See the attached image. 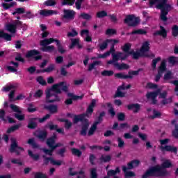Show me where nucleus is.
I'll list each match as a JSON object with an SVG mask.
<instances>
[{
	"instance_id": "nucleus-1",
	"label": "nucleus",
	"mask_w": 178,
	"mask_h": 178,
	"mask_svg": "<svg viewBox=\"0 0 178 178\" xmlns=\"http://www.w3.org/2000/svg\"><path fill=\"white\" fill-rule=\"evenodd\" d=\"M173 164L169 160H165L162 163L161 165H156L147 170V171L142 175V178L148 177H165L169 175L168 170L172 168Z\"/></svg>"
},
{
	"instance_id": "nucleus-2",
	"label": "nucleus",
	"mask_w": 178,
	"mask_h": 178,
	"mask_svg": "<svg viewBox=\"0 0 178 178\" xmlns=\"http://www.w3.org/2000/svg\"><path fill=\"white\" fill-rule=\"evenodd\" d=\"M62 91L67 92V86H65V82L62 81L53 85L51 88L46 91V102L47 104L59 102L60 98L56 94H61Z\"/></svg>"
},
{
	"instance_id": "nucleus-3",
	"label": "nucleus",
	"mask_w": 178,
	"mask_h": 178,
	"mask_svg": "<svg viewBox=\"0 0 178 178\" xmlns=\"http://www.w3.org/2000/svg\"><path fill=\"white\" fill-rule=\"evenodd\" d=\"M156 9L161 10L160 19L162 22H168V15L172 10V6L168 3V0H161L155 6Z\"/></svg>"
},
{
	"instance_id": "nucleus-4",
	"label": "nucleus",
	"mask_w": 178,
	"mask_h": 178,
	"mask_svg": "<svg viewBox=\"0 0 178 178\" xmlns=\"http://www.w3.org/2000/svg\"><path fill=\"white\" fill-rule=\"evenodd\" d=\"M95 99H92L91 103L88 106L86 109V113H82L78 115H74L73 119V122L74 124L79 123V122H83L84 119H86V118H88V115H92L94 112V108H95V104H96Z\"/></svg>"
},
{
	"instance_id": "nucleus-5",
	"label": "nucleus",
	"mask_w": 178,
	"mask_h": 178,
	"mask_svg": "<svg viewBox=\"0 0 178 178\" xmlns=\"http://www.w3.org/2000/svg\"><path fill=\"white\" fill-rule=\"evenodd\" d=\"M140 165V160H132L129 161L127 163V167L126 165H122V172H124V176L125 178H129V177H135L136 173L132 171H128V170H131L134 169V168L138 167Z\"/></svg>"
},
{
	"instance_id": "nucleus-6",
	"label": "nucleus",
	"mask_w": 178,
	"mask_h": 178,
	"mask_svg": "<svg viewBox=\"0 0 178 178\" xmlns=\"http://www.w3.org/2000/svg\"><path fill=\"white\" fill-rule=\"evenodd\" d=\"M116 49H115V47H110V49L108 51H107V54H108V56H112V60H109L107 61L108 65H112L114 62H119V60H122V55H123V52L118 51L116 54Z\"/></svg>"
},
{
	"instance_id": "nucleus-7",
	"label": "nucleus",
	"mask_w": 178,
	"mask_h": 178,
	"mask_svg": "<svg viewBox=\"0 0 178 178\" xmlns=\"http://www.w3.org/2000/svg\"><path fill=\"white\" fill-rule=\"evenodd\" d=\"M140 17H136L134 15H128L124 19V23L129 27H137L140 24Z\"/></svg>"
},
{
	"instance_id": "nucleus-8",
	"label": "nucleus",
	"mask_w": 178,
	"mask_h": 178,
	"mask_svg": "<svg viewBox=\"0 0 178 178\" xmlns=\"http://www.w3.org/2000/svg\"><path fill=\"white\" fill-rule=\"evenodd\" d=\"M144 69L138 68V70H132L128 72L129 75H124L122 72L116 73L114 74L115 79H121L122 80H127V79H133V76H138L140 74V72H143Z\"/></svg>"
},
{
	"instance_id": "nucleus-9",
	"label": "nucleus",
	"mask_w": 178,
	"mask_h": 178,
	"mask_svg": "<svg viewBox=\"0 0 178 178\" xmlns=\"http://www.w3.org/2000/svg\"><path fill=\"white\" fill-rule=\"evenodd\" d=\"M20 151H24V148L19 146L17 140H16L15 138H12L9 152H10V154L15 153L16 155L19 156L20 155Z\"/></svg>"
},
{
	"instance_id": "nucleus-10",
	"label": "nucleus",
	"mask_w": 178,
	"mask_h": 178,
	"mask_svg": "<svg viewBox=\"0 0 178 178\" xmlns=\"http://www.w3.org/2000/svg\"><path fill=\"white\" fill-rule=\"evenodd\" d=\"M129 54L132 56V58L135 60H138L140 58H155V54H143L141 51L135 52L134 50H131Z\"/></svg>"
},
{
	"instance_id": "nucleus-11",
	"label": "nucleus",
	"mask_w": 178,
	"mask_h": 178,
	"mask_svg": "<svg viewBox=\"0 0 178 178\" xmlns=\"http://www.w3.org/2000/svg\"><path fill=\"white\" fill-rule=\"evenodd\" d=\"M26 58L27 59L33 58L34 60H41L42 59V56H41V52L37 49H31L26 52Z\"/></svg>"
},
{
	"instance_id": "nucleus-12",
	"label": "nucleus",
	"mask_w": 178,
	"mask_h": 178,
	"mask_svg": "<svg viewBox=\"0 0 178 178\" xmlns=\"http://www.w3.org/2000/svg\"><path fill=\"white\" fill-rule=\"evenodd\" d=\"M166 72V60H163L161 61V63L160 66L159 67L158 73L155 76V81L158 83L159 80H161V77H162V74H163V72Z\"/></svg>"
},
{
	"instance_id": "nucleus-13",
	"label": "nucleus",
	"mask_w": 178,
	"mask_h": 178,
	"mask_svg": "<svg viewBox=\"0 0 178 178\" xmlns=\"http://www.w3.org/2000/svg\"><path fill=\"white\" fill-rule=\"evenodd\" d=\"M122 49L123 52L121 55V60H126V59H127V58L130 56V54H129V52H130V49H131V44H124V46L122 47Z\"/></svg>"
},
{
	"instance_id": "nucleus-14",
	"label": "nucleus",
	"mask_w": 178,
	"mask_h": 178,
	"mask_svg": "<svg viewBox=\"0 0 178 178\" xmlns=\"http://www.w3.org/2000/svg\"><path fill=\"white\" fill-rule=\"evenodd\" d=\"M159 92H160V90H156L154 92H147V94L146 95L147 99H152V105H156V104L158 103V100H156V97L159 95Z\"/></svg>"
},
{
	"instance_id": "nucleus-15",
	"label": "nucleus",
	"mask_w": 178,
	"mask_h": 178,
	"mask_svg": "<svg viewBox=\"0 0 178 178\" xmlns=\"http://www.w3.org/2000/svg\"><path fill=\"white\" fill-rule=\"evenodd\" d=\"M82 123L81 129L80 131V135L86 136H87V131L88 127H90V124L88 123V119H84L83 121H81Z\"/></svg>"
},
{
	"instance_id": "nucleus-16",
	"label": "nucleus",
	"mask_w": 178,
	"mask_h": 178,
	"mask_svg": "<svg viewBox=\"0 0 178 178\" xmlns=\"http://www.w3.org/2000/svg\"><path fill=\"white\" fill-rule=\"evenodd\" d=\"M67 97H70L67 99V105H72V104H73V101H78V99H83V98H84V95H81V96H77L73 93L68 92Z\"/></svg>"
},
{
	"instance_id": "nucleus-17",
	"label": "nucleus",
	"mask_w": 178,
	"mask_h": 178,
	"mask_svg": "<svg viewBox=\"0 0 178 178\" xmlns=\"http://www.w3.org/2000/svg\"><path fill=\"white\" fill-rule=\"evenodd\" d=\"M43 108L46 111H48L49 112H50V113L51 115H54L55 113H58V105H55V104L47 105V104H44Z\"/></svg>"
},
{
	"instance_id": "nucleus-18",
	"label": "nucleus",
	"mask_w": 178,
	"mask_h": 178,
	"mask_svg": "<svg viewBox=\"0 0 178 178\" xmlns=\"http://www.w3.org/2000/svg\"><path fill=\"white\" fill-rule=\"evenodd\" d=\"M153 35L154 37H156V35H160L163 37V38H166L168 37V31L165 29V27L160 26V30L156 31L154 33Z\"/></svg>"
},
{
	"instance_id": "nucleus-19",
	"label": "nucleus",
	"mask_w": 178,
	"mask_h": 178,
	"mask_svg": "<svg viewBox=\"0 0 178 178\" xmlns=\"http://www.w3.org/2000/svg\"><path fill=\"white\" fill-rule=\"evenodd\" d=\"M33 136L35 137H37L38 140H40L42 143L47 140V138L48 137V131L46 130H41L39 131V134L36 135L35 134H33Z\"/></svg>"
},
{
	"instance_id": "nucleus-20",
	"label": "nucleus",
	"mask_w": 178,
	"mask_h": 178,
	"mask_svg": "<svg viewBox=\"0 0 178 178\" xmlns=\"http://www.w3.org/2000/svg\"><path fill=\"white\" fill-rule=\"evenodd\" d=\"M161 151H166L167 152H172L175 155H177V147H173L172 145H165L161 146Z\"/></svg>"
},
{
	"instance_id": "nucleus-21",
	"label": "nucleus",
	"mask_w": 178,
	"mask_h": 178,
	"mask_svg": "<svg viewBox=\"0 0 178 178\" xmlns=\"http://www.w3.org/2000/svg\"><path fill=\"white\" fill-rule=\"evenodd\" d=\"M128 111H133L134 113H138L141 109V105L138 104H131L127 106Z\"/></svg>"
},
{
	"instance_id": "nucleus-22",
	"label": "nucleus",
	"mask_w": 178,
	"mask_h": 178,
	"mask_svg": "<svg viewBox=\"0 0 178 178\" xmlns=\"http://www.w3.org/2000/svg\"><path fill=\"white\" fill-rule=\"evenodd\" d=\"M111 65L115 66V67H117L118 70H127V69L130 68V66L124 63H122L121 64H119V63L114 62Z\"/></svg>"
},
{
	"instance_id": "nucleus-23",
	"label": "nucleus",
	"mask_w": 178,
	"mask_h": 178,
	"mask_svg": "<svg viewBox=\"0 0 178 178\" xmlns=\"http://www.w3.org/2000/svg\"><path fill=\"white\" fill-rule=\"evenodd\" d=\"M52 15H56V11L52 10H41L40 11V15L44 16V17H48V16H52Z\"/></svg>"
},
{
	"instance_id": "nucleus-24",
	"label": "nucleus",
	"mask_w": 178,
	"mask_h": 178,
	"mask_svg": "<svg viewBox=\"0 0 178 178\" xmlns=\"http://www.w3.org/2000/svg\"><path fill=\"white\" fill-rule=\"evenodd\" d=\"M37 120V118H31L28 122L27 127L28 129H30L31 130H34V129H37L38 127V124L35 122Z\"/></svg>"
},
{
	"instance_id": "nucleus-25",
	"label": "nucleus",
	"mask_w": 178,
	"mask_h": 178,
	"mask_svg": "<svg viewBox=\"0 0 178 178\" xmlns=\"http://www.w3.org/2000/svg\"><path fill=\"white\" fill-rule=\"evenodd\" d=\"M118 173H120V168L119 167H116L115 170H110L107 172V176L104 177V178H110L112 176H116Z\"/></svg>"
},
{
	"instance_id": "nucleus-26",
	"label": "nucleus",
	"mask_w": 178,
	"mask_h": 178,
	"mask_svg": "<svg viewBox=\"0 0 178 178\" xmlns=\"http://www.w3.org/2000/svg\"><path fill=\"white\" fill-rule=\"evenodd\" d=\"M149 49V42L145 41L142 44V46L140 49V52H141L142 54H146L145 52H148Z\"/></svg>"
},
{
	"instance_id": "nucleus-27",
	"label": "nucleus",
	"mask_w": 178,
	"mask_h": 178,
	"mask_svg": "<svg viewBox=\"0 0 178 178\" xmlns=\"http://www.w3.org/2000/svg\"><path fill=\"white\" fill-rule=\"evenodd\" d=\"M136 34L138 35H145V34H147V31L144 29L134 30L130 33H127V35H134Z\"/></svg>"
},
{
	"instance_id": "nucleus-28",
	"label": "nucleus",
	"mask_w": 178,
	"mask_h": 178,
	"mask_svg": "<svg viewBox=\"0 0 178 178\" xmlns=\"http://www.w3.org/2000/svg\"><path fill=\"white\" fill-rule=\"evenodd\" d=\"M56 39H54L52 38H49V39H44L43 40L40 41V45L42 47H48L49 44H52V42H55Z\"/></svg>"
},
{
	"instance_id": "nucleus-29",
	"label": "nucleus",
	"mask_w": 178,
	"mask_h": 178,
	"mask_svg": "<svg viewBox=\"0 0 178 178\" xmlns=\"http://www.w3.org/2000/svg\"><path fill=\"white\" fill-rule=\"evenodd\" d=\"M0 38H3L6 41H12V35L0 31Z\"/></svg>"
},
{
	"instance_id": "nucleus-30",
	"label": "nucleus",
	"mask_w": 178,
	"mask_h": 178,
	"mask_svg": "<svg viewBox=\"0 0 178 178\" xmlns=\"http://www.w3.org/2000/svg\"><path fill=\"white\" fill-rule=\"evenodd\" d=\"M6 30L9 32L11 33L12 34H15L16 33V25H15L14 23L13 24H8L6 26Z\"/></svg>"
},
{
	"instance_id": "nucleus-31",
	"label": "nucleus",
	"mask_w": 178,
	"mask_h": 178,
	"mask_svg": "<svg viewBox=\"0 0 178 178\" xmlns=\"http://www.w3.org/2000/svg\"><path fill=\"white\" fill-rule=\"evenodd\" d=\"M56 134H54L53 136L49 138H47L46 141V144L47 146L54 145L56 142Z\"/></svg>"
},
{
	"instance_id": "nucleus-32",
	"label": "nucleus",
	"mask_w": 178,
	"mask_h": 178,
	"mask_svg": "<svg viewBox=\"0 0 178 178\" xmlns=\"http://www.w3.org/2000/svg\"><path fill=\"white\" fill-rule=\"evenodd\" d=\"M99 161L104 163H108L110 161H112V156L102 154L99 158Z\"/></svg>"
},
{
	"instance_id": "nucleus-33",
	"label": "nucleus",
	"mask_w": 178,
	"mask_h": 178,
	"mask_svg": "<svg viewBox=\"0 0 178 178\" xmlns=\"http://www.w3.org/2000/svg\"><path fill=\"white\" fill-rule=\"evenodd\" d=\"M173 79V73H172V71H168L163 76V81L165 83H168L169 80H172Z\"/></svg>"
},
{
	"instance_id": "nucleus-34",
	"label": "nucleus",
	"mask_w": 178,
	"mask_h": 178,
	"mask_svg": "<svg viewBox=\"0 0 178 178\" xmlns=\"http://www.w3.org/2000/svg\"><path fill=\"white\" fill-rule=\"evenodd\" d=\"M54 42H56V45L58 47V51L60 54H65V52H66V51L63 49V46H62V44H60V41H59V40L56 39Z\"/></svg>"
},
{
	"instance_id": "nucleus-35",
	"label": "nucleus",
	"mask_w": 178,
	"mask_h": 178,
	"mask_svg": "<svg viewBox=\"0 0 178 178\" xmlns=\"http://www.w3.org/2000/svg\"><path fill=\"white\" fill-rule=\"evenodd\" d=\"M41 51H42V52H54V51H55V46L50 45L47 47H42Z\"/></svg>"
},
{
	"instance_id": "nucleus-36",
	"label": "nucleus",
	"mask_w": 178,
	"mask_h": 178,
	"mask_svg": "<svg viewBox=\"0 0 178 178\" xmlns=\"http://www.w3.org/2000/svg\"><path fill=\"white\" fill-rule=\"evenodd\" d=\"M76 17V11L73 10H67V21L69 20H74V17Z\"/></svg>"
},
{
	"instance_id": "nucleus-37",
	"label": "nucleus",
	"mask_w": 178,
	"mask_h": 178,
	"mask_svg": "<svg viewBox=\"0 0 178 178\" xmlns=\"http://www.w3.org/2000/svg\"><path fill=\"white\" fill-rule=\"evenodd\" d=\"M22 126V124H17L14 126H12L11 127L8 128L6 133L8 134L10 133H13V131H16V130H19Z\"/></svg>"
},
{
	"instance_id": "nucleus-38",
	"label": "nucleus",
	"mask_w": 178,
	"mask_h": 178,
	"mask_svg": "<svg viewBox=\"0 0 178 178\" xmlns=\"http://www.w3.org/2000/svg\"><path fill=\"white\" fill-rule=\"evenodd\" d=\"M172 102H173V97H170L168 98H164L163 99L160 104H161L163 106H165V105H168L169 104H172Z\"/></svg>"
},
{
	"instance_id": "nucleus-39",
	"label": "nucleus",
	"mask_w": 178,
	"mask_h": 178,
	"mask_svg": "<svg viewBox=\"0 0 178 178\" xmlns=\"http://www.w3.org/2000/svg\"><path fill=\"white\" fill-rule=\"evenodd\" d=\"M27 144H29V145H31V147L34 149L40 148V146L38 145V144H37V143H35V140L33 138H29L28 140Z\"/></svg>"
},
{
	"instance_id": "nucleus-40",
	"label": "nucleus",
	"mask_w": 178,
	"mask_h": 178,
	"mask_svg": "<svg viewBox=\"0 0 178 178\" xmlns=\"http://www.w3.org/2000/svg\"><path fill=\"white\" fill-rule=\"evenodd\" d=\"M115 74V72L113 70H104L102 72V76L104 77H112Z\"/></svg>"
},
{
	"instance_id": "nucleus-41",
	"label": "nucleus",
	"mask_w": 178,
	"mask_h": 178,
	"mask_svg": "<svg viewBox=\"0 0 178 178\" xmlns=\"http://www.w3.org/2000/svg\"><path fill=\"white\" fill-rule=\"evenodd\" d=\"M76 175H82V177H86L84 171L80 170L79 172H73V168H70V176H76Z\"/></svg>"
},
{
	"instance_id": "nucleus-42",
	"label": "nucleus",
	"mask_w": 178,
	"mask_h": 178,
	"mask_svg": "<svg viewBox=\"0 0 178 178\" xmlns=\"http://www.w3.org/2000/svg\"><path fill=\"white\" fill-rule=\"evenodd\" d=\"M97 126L98 125L97 124V123L94 122L88 132V136H93V134L95 133V130H97Z\"/></svg>"
},
{
	"instance_id": "nucleus-43",
	"label": "nucleus",
	"mask_w": 178,
	"mask_h": 178,
	"mask_svg": "<svg viewBox=\"0 0 178 178\" xmlns=\"http://www.w3.org/2000/svg\"><path fill=\"white\" fill-rule=\"evenodd\" d=\"M109 41L110 40H108V39H106L102 44H99L98 45L100 51H104V49H106L108 48V44H109Z\"/></svg>"
},
{
	"instance_id": "nucleus-44",
	"label": "nucleus",
	"mask_w": 178,
	"mask_h": 178,
	"mask_svg": "<svg viewBox=\"0 0 178 178\" xmlns=\"http://www.w3.org/2000/svg\"><path fill=\"white\" fill-rule=\"evenodd\" d=\"M10 108L13 112H15L16 113H22V110H20V107L16 104H10Z\"/></svg>"
},
{
	"instance_id": "nucleus-45",
	"label": "nucleus",
	"mask_w": 178,
	"mask_h": 178,
	"mask_svg": "<svg viewBox=\"0 0 178 178\" xmlns=\"http://www.w3.org/2000/svg\"><path fill=\"white\" fill-rule=\"evenodd\" d=\"M72 155H74V156H77L78 158H80L81 155H83V152L76 148H72L71 149Z\"/></svg>"
},
{
	"instance_id": "nucleus-46",
	"label": "nucleus",
	"mask_w": 178,
	"mask_h": 178,
	"mask_svg": "<svg viewBox=\"0 0 178 178\" xmlns=\"http://www.w3.org/2000/svg\"><path fill=\"white\" fill-rule=\"evenodd\" d=\"M79 42H80V39L79 38L71 39V44L70 45V49H73L74 47L79 44Z\"/></svg>"
},
{
	"instance_id": "nucleus-47",
	"label": "nucleus",
	"mask_w": 178,
	"mask_h": 178,
	"mask_svg": "<svg viewBox=\"0 0 178 178\" xmlns=\"http://www.w3.org/2000/svg\"><path fill=\"white\" fill-rule=\"evenodd\" d=\"M28 155L31 158L33 161H38L40 159V154H34L33 151L29 149Z\"/></svg>"
},
{
	"instance_id": "nucleus-48",
	"label": "nucleus",
	"mask_w": 178,
	"mask_h": 178,
	"mask_svg": "<svg viewBox=\"0 0 178 178\" xmlns=\"http://www.w3.org/2000/svg\"><path fill=\"white\" fill-rule=\"evenodd\" d=\"M24 13H26V10L24 8H17L15 9V11L12 13V15L15 16V15H23Z\"/></svg>"
},
{
	"instance_id": "nucleus-49",
	"label": "nucleus",
	"mask_w": 178,
	"mask_h": 178,
	"mask_svg": "<svg viewBox=\"0 0 178 178\" xmlns=\"http://www.w3.org/2000/svg\"><path fill=\"white\" fill-rule=\"evenodd\" d=\"M96 16L98 17V19H102L108 16V13H106L105 10L99 11L97 13Z\"/></svg>"
},
{
	"instance_id": "nucleus-50",
	"label": "nucleus",
	"mask_w": 178,
	"mask_h": 178,
	"mask_svg": "<svg viewBox=\"0 0 178 178\" xmlns=\"http://www.w3.org/2000/svg\"><path fill=\"white\" fill-rule=\"evenodd\" d=\"M162 116V113L156 110H153V115L150 116L151 119H159Z\"/></svg>"
},
{
	"instance_id": "nucleus-51",
	"label": "nucleus",
	"mask_w": 178,
	"mask_h": 178,
	"mask_svg": "<svg viewBox=\"0 0 178 178\" xmlns=\"http://www.w3.org/2000/svg\"><path fill=\"white\" fill-rule=\"evenodd\" d=\"M15 5H16V2L13 1V2H11L10 3H4L2 4V6L3 9H5L6 10H8V9H10V8H13Z\"/></svg>"
},
{
	"instance_id": "nucleus-52",
	"label": "nucleus",
	"mask_w": 178,
	"mask_h": 178,
	"mask_svg": "<svg viewBox=\"0 0 178 178\" xmlns=\"http://www.w3.org/2000/svg\"><path fill=\"white\" fill-rule=\"evenodd\" d=\"M171 31H172V37H177L178 36V26L177 25H173L172 29H171Z\"/></svg>"
},
{
	"instance_id": "nucleus-53",
	"label": "nucleus",
	"mask_w": 178,
	"mask_h": 178,
	"mask_svg": "<svg viewBox=\"0 0 178 178\" xmlns=\"http://www.w3.org/2000/svg\"><path fill=\"white\" fill-rule=\"evenodd\" d=\"M161 60L162 58L161 57H157L156 58L152 60V68L153 69V70H155L156 69V63H158V62H160V60Z\"/></svg>"
},
{
	"instance_id": "nucleus-54",
	"label": "nucleus",
	"mask_w": 178,
	"mask_h": 178,
	"mask_svg": "<svg viewBox=\"0 0 178 178\" xmlns=\"http://www.w3.org/2000/svg\"><path fill=\"white\" fill-rule=\"evenodd\" d=\"M55 70V64H50L48 67L43 70L44 73H51V72H54Z\"/></svg>"
},
{
	"instance_id": "nucleus-55",
	"label": "nucleus",
	"mask_w": 178,
	"mask_h": 178,
	"mask_svg": "<svg viewBox=\"0 0 178 178\" xmlns=\"http://www.w3.org/2000/svg\"><path fill=\"white\" fill-rule=\"evenodd\" d=\"M106 113L105 111H102L100 113V114L99 115L98 119L97 121H95L94 123H97L96 124H99V123H101L102 122V120H104V116H105Z\"/></svg>"
},
{
	"instance_id": "nucleus-56",
	"label": "nucleus",
	"mask_w": 178,
	"mask_h": 178,
	"mask_svg": "<svg viewBox=\"0 0 178 178\" xmlns=\"http://www.w3.org/2000/svg\"><path fill=\"white\" fill-rule=\"evenodd\" d=\"M36 81L39 83L41 86H47V81L44 79V77L42 76H38L36 79Z\"/></svg>"
},
{
	"instance_id": "nucleus-57",
	"label": "nucleus",
	"mask_w": 178,
	"mask_h": 178,
	"mask_svg": "<svg viewBox=\"0 0 178 178\" xmlns=\"http://www.w3.org/2000/svg\"><path fill=\"white\" fill-rule=\"evenodd\" d=\"M99 63H101L100 61L96 60L94 61L92 63L90 64L88 68V72H91V70H92V69H94L95 66L99 65Z\"/></svg>"
},
{
	"instance_id": "nucleus-58",
	"label": "nucleus",
	"mask_w": 178,
	"mask_h": 178,
	"mask_svg": "<svg viewBox=\"0 0 178 178\" xmlns=\"http://www.w3.org/2000/svg\"><path fill=\"white\" fill-rule=\"evenodd\" d=\"M14 118L15 119H17V120H19L20 122L24 120V115L19 113H15L13 114Z\"/></svg>"
},
{
	"instance_id": "nucleus-59",
	"label": "nucleus",
	"mask_w": 178,
	"mask_h": 178,
	"mask_svg": "<svg viewBox=\"0 0 178 178\" xmlns=\"http://www.w3.org/2000/svg\"><path fill=\"white\" fill-rule=\"evenodd\" d=\"M42 158L44 159V165H49V162L52 165V161L54 159L52 157H47L45 155H43Z\"/></svg>"
},
{
	"instance_id": "nucleus-60",
	"label": "nucleus",
	"mask_w": 178,
	"mask_h": 178,
	"mask_svg": "<svg viewBox=\"0 0 178 178\" xmlns=\"http://www.w3.org/2000/svg\"><path fill=\"white\" fill-rule=\"evenodd\" d=\"M90 178H98V173L97 172L96 168L90 169Z\"/></svg>"
},
{
	"instance_id": "nucleus-61",
	"label": "nucleus",
	"mask_w": 178,
	"mask_h": 178,
	"mask_svg": "<svg viewBox=\"0 0 178 178\" xmlns=\"http://www.w3.org/2000/svg\"><path fill=\"white\" fill-rule=\"evenodd\" d=\"M33 175H34L35 178H48V177H47V175H45L41 172H34Z\"/></svg>"
},
{
	"instance_id": "nucleus-62",
	"label": "nucleus",
	"mask_w": 178,
	"mask_h": 178,
	"mask_svg": "<svg viewBox=\"0 0 178 178\" xmlns=\"http://www.w3.org/2000/svg\"><path fill=\"white\" fill-rule=\"evenodd\" d=\"M117 118L119 122H123L126 119V115L124 113H117Z\"/></svg>"
},
{
	"instance_id": "nucleus-63",
	"label": "nucleus",
	"mask_w": 178,
	"mask_h": 178,
	"mask_svg": "<svg viewBox=\"0 0 178 178\" xmlns=\"http://www.w3.org/2000/svg\"><path fill=\"white\" fill-rule=\"evenodd\" d=\"M79 17H82L83 20H91V15L86 13H81Z\"/></svg>"
},
{
	"instance_id": "nucleus-64",
	"label": "nucleus",
	"mask_w": 178,
	"mask_h": 178,
	"mask_svg": "<svg viewBox=\"0 0 178 178\" xmlns=\"http://www.w3.org/2000/svg\"><path fill=\"white\" fill-rule=\"evenodd\" d=\"M172 136L175 138L178 139V124H175V129L172 131Z\"/></svg>"
}]
</instances>
